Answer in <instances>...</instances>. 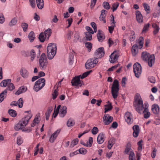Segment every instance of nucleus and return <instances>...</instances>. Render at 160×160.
Segmentation results:
<instances>
[{"label": "nucleus", "instance_id": "f257e3e1", "mask_svg": "<svg viewBox=\"0 0 160 160\" xmlns=\"http://www.w3.org/2000/svg\"><path fill=\"white\" fill-rule=\"evenodd\" d=\"M133 106L135 108L136 110L139 113H142L143 110L144 104L140 95L137 93L134 97Z\"/></svg>", "mask_w": 160, "mask_h": 160}, {"label": "nucleus", "instance_id": "f03ea898", "mask_svg": "<svg viewBox=\"0 0 160 160\" xmlns=\"http://www.w3.org/2000/svg\"><path fill=\"white\" fill-rule=\"evenodd\" d=\"M57 46L55 44L51 43L48 44L47 47V55L49 59H52L56 52Z\"/></svg>", "mask_w": 160, "mask_h": 160}, {"label": "nucleus", "instance_id": "7ed1b4c3", "mask_svg": "<svg viewBox=\"0 0 160 160\" xmlns=\"http://www.w3.org/2000/svg\"><path fill=\"white\" fill-rule=\"evenodd\" d=\"M119 90L118 81L116 79L114 81L111 88V93L114 99L118 97Z\"/></svg>", "mask_w": 160, "mask_h": 160}, {"label": "nucleus", "instance_id": "20e7f679", "mask_svg": "<svg viewBox=\"0 0 160 160\" xmlns=\"http://www.w3.org/2000/svg\"><path fill=\"white\" fill-rule=\"evenodd\" d=\"M48 65V62L45 53H42L39 59V66L42 70L46 69Z\"/></svg>", "mask_w": 160, "mask_h": 160}, {"label": "nucleus", "instance_id": "39448f33", "mask_svg": "<svg viewBox=\"0 0 160 160\" xmlns=\"http://www.w3.org/2000/svg\"><path fill=\"white\" fill-rule=\"evenodd\" d=\"M45 80L44 78H41L36 81L34 84L33 89L38 92L45 85Z\"/></svg>", "mask_w": 160, "mask_h": 160}, {"label": "nucleus", "instance_id": "423d86ee", "mask_svg": "<svg viewBox=\"0 0 160 160\" xmlns=\"http://www.w3.org/2000/svg\"><path fill=\"white\" fill-rule=\"evenodd\" d=\"M98 62V61L97 58H90L86 62L85 68L87 69H91L95 67Z\"/></svg>", "mask_w": 160, "mask_h": 160}, {"label": "nucleus", "instance_id": "0eeeda50", "mask_svg": "<svg viewBox=\"0 0 160 160\" xmlns=\"http://www.w3.org/2000/svg\"><path fill=\"white\" fill-rule=\"evenodd\" d=\"M133 69L135 76L138 78L142 72V67L140 64L138 62L135 63L133 65Z\"/></svg>", "mask_w": 160, "mask_h": 160}, {"label": "nucleus", "instance_id": "6e6552de", "mask_svg": "<svg viewBox=\"0 0 160 160\" xmlns=\"http://www.w3.org/2000/svg\"><path fill=\"white\" fill-rule=\"evenodd\" d=\"M81 75L75 77L72 80L71 83L72 86L81 87L83 84V82L80 80Z\"/></svg>", "mask_w": 160, "mask_h": 160}, {"label": "nucleus", "instance_id": "1a4fd4ad", "mask_svg": "<svg viewBox=\"0 0 160 160\" xmlns=\"http://www.w3.org/2000/svg\"><path fill=\"white\" fill-rule=\"evenodd\" d=\"M105 52L104 48L101 47L98 48L95 52L94 55L96 58H100L104 56Z\"/></svg>", "mask_w": 160, "mask_h": 160}, {"label": "nucleus", "instance_id": "9d476101", "mask_svg": "<svg viewBox=\"0 0 160 160\" xmlns=\"http://www.w3.org/2000/svg\"><path fill=\"white\" fill-rule=\"evenodd\" d=\"M148 105L147 103H144L143 110H142V112L144 114V117L145 118H148L150 115V113L148 111Z\"/></svg>", "mask_w": 160, "mask_h": 160}, {"label": "nucleus", "instance_id": "9b49d317", "mask_svg": "<svg viewBox=\"0 0 160 160\" xmlns=\"http://www.w3.org/2000/svg\"><path fill=\"white\" fill-rule=\"evenodd\" d=\"M113 118L108 114H105L103 117V122L105 125H108L111 123L113 120Z\"/></svg>", "mask_w": 160, "mask_h": 160}, {"label": "nucleus", "instance_id": "f8f14e48", "mask_svg": "<svg viewBox=\"0 0 160 160\" xmlns=\"http://www.w3.org/2000/svg\"><path fill=\"white\" fill-rule=\"evenodd\" d=\"M124 118L126 121L129 124L132 123L133 121L132 116L131 113L127 112L125 113Z\"/></svg>", "mask_w": 160, "mask_h": 160}, {"label": "nucleus", "instance_id": "ddd939ff", "mask_svg": "<svg viewBox=\"0 0 160 160\" xmlns=\"http://www.w3.org/2000/svg\"><path fill=\"white\" fill-rule=\"evenodd\" d=\"M32 117L31 115L28 114L26 115L24 117L22 118L19 122L23 125L24 127L28 124L29 121Z\"/></svg>", "mask_w": 160, "mask_h": 160}, {"label": "nucleus", "instance_id": "4468645a", "mask_svg": "<svg viewBox=\"0 0 160 160\" xmlns=\"http://www.w3.org/2000/svg\"><path fill=\"white\" fill-rule=\"evenodd\" d=\"M118 57L119 56L116 52H114L110 56L109 61L111 63H114L117 60Z\"/></svg>", "mask_w": 160, "mask_h": 160}, {"label": "nucleus", "instance_id": "2eb2a0df", "mask_svg": "<svg viewBox=\"0 0 160 160\" xmlns=\"http://www.w3.org/2000/svg\"><path fill=\"white\" fill-rule=\"evenodd\" d=\"M155 57L154 54H152L148 58L147 61L145 62L148 63V65L151 67L155 62Z\"/></svg>", "mask_w": 160, "mask_h": 160}, {"label": "nucleus", "instance_id": "dca6fc26", "mask_svg": "<svg viewBox=\"0 0 160 160\" xmlns=\"http://www.w3.org/2000/svg\"><path fill=\"white\" fill-rule=\"evenodd\" d=\"M61 129H59L55 131L54 132L51 136L50 139H49V142H53L56 138L58 135Z\"/></svg>", "mask_w": 160, "mask_h": 160}, {"label": "nucleus", "instance_id": "f3484780", "mask_svg": "<svg viewBox=\"0 0 160 160\" xmlns=\"http://www.w3.org/2000/svg\"><path fill=\"white\" fill-rule=\"evenodd\" d=\"M97 37L98 41L101 42L105 39V36L103 32L101 30H98V31Z\"/></svg>", "mask_w": 160, "mask_h": 160}, {"label": "nucleus", "instance_id": "a211bd4d", "mask_svg": "<svg viewBox=\"0 0 160 160\" xmlns=\"http://www.w3.org/2000/svg\"><path fill=\"white\" fill-rule=\"evenodd\" d=\"M135 14L137 22L139 23H142L143 22V17L140 12L139 11H137Z\"/></svg>", "mask_w": 160, "mask_h": 160}, {"label": "nucleus", "instance_id": "6ab92c4d", "mask_svg": "<svg viewBox=\"0 0 160 160\" xmlns=\"http://www.w3.org/2000/svg\"><path fill=\"white\" fill-rule=\"evenodd\" d=\"M132 129L133 130V135L134 137H137L139 134L140 129L138 125H134Z\"/></svg>", "mask_w": 160, "mask_h": 160}, {"label": "nucleus", "instance_id": "aec40b11", "mask_svg": "<svg viewBox=\"0 0 160 160\" xmlns=\"http://www.w3.org/2000/svg\"><path fill=\"white\" fill-rule=\"evenodd\" d=\"M105 135L104 134L102 133H99L97 138V142L99 144L102 143L105 140Z\"/></svg>", "mask_w": 160, "mask_h": 160}, {"label": "nucleus", "instance_id": "412c9836", "mask_svg": "<svg viewBox=\"0 0 160 160\" xmlns=\"http://www.w3.org/2000/svg\"><path fill=\"white\" fill-rule=\"evenodd\" d=\"M20 74L24 78H27L29 76L28 71L25 68H22L20 70Z\"/></svg>", "mask_w": 160, "mask_h": 160}, {"label": "nucleus", "instance_id": "4be33fe9", "mask_svg": "<svg viewBox=\"0 0 160 160\" xmlns=\"http://www.w3.org/2000/svg\"><path fill=\"white\" fill-rule=\"evenodd\" d=\"M107 12L106 10L103 9L101 11V13L99 17L100 20L101 21H103L104 23L106 22V21L105 19V17H106V12Z\"/></svg>", "mask_w": 160, "mask_h": 160}, {"label": "nucleus", "instance_id": "5701e85b", "mask_svg": "<svg viewBox=\"0 0 160 160\" xmlns=\"http://www.w3.org/2000/svg\"><path fill=\"white\" fill-rule=\"evenodd\" d=\"M152 110L154 114H158L159 112V106L157 104L153 105L152 106Z\"/></svg>", "mask_w": 160, "mask_h": 160}, {"label": "nucleus", "instance_id": "b1692460", "mask_svg": "<svg viewBox=\"0 0 160 160\" xmlns=\"http://www.w3.org/2000/svg\"><path fill=\"white\" fill-rule=\"evenodd\" d=\"M40 116L39 114L36 116L33 122L31 124V126L32 127H34L36 124H38L40 122L39 118Z\"/></svg>", "mask_w": 160, "mask_h": 160}, {"label": "nucleus", "instance_id": "393cba45", "mask_svg": "<svg viewBox=\"0 0 160 160\" xmlns=\"http://www.w3.org/2000/svg\"><path fill=\"white\" fill-rule=\"evenodd\" d=\"M151 55L150 54L147 52H143L141 54V58L145 62L147 61L148 58Z\"/></svg>", "mask_w": 160, "mask_h": 160}, {"label": "nucleus", "instance_id": "a878e982", "mask_svg": "<svg viewBox=\"0 0 160 160\" xmlns=\"http://www.w3.org/2000/svg\"><path fill=\"white\" fill-rule=\"evenodd\" d=\"M93 142V138L90 137L89 138V144H86L82 140H81L80 143L81 144H82L84 146H86L88 147H90L92 146Z\"/></svg>", "mask_w": 160, "mask_h": 160}, {"label": "nucleus", "instance_id": "bb28decb", "mask_svg": "<svg viewBox=\"0 0 160 160\" xmlns=\"http://www.w3.org/2000/svg\"><path fill=\"white\" fill-rule=\"evenodd\" d=\"M67 107L65 106H63L60 110V117L63 118L64 117L67 113Z\"/></svg>", "mask_w": 160, "mask_h": 160}, {"label": "nucleus", "instance_id": "cd10ccee", "mask_svg": "<svg viewBox=\"0 0 160 160\" xmlns=\"http://www.w3.org/2000/svg\"><path fill=\"white\" fill-rule=\"evenodd\" d=\"M11 80L10 79L4 80L0 83V86L1 87H6L8 85V84L11 82Z\"/></svg>", "mask_w": 160, "mask_h": 160}, {"label": "nucleus", "instance_id": "c85d7f7f", "mask_svg": "<svg viewBox=\"0 0 160 160\" xmlns=\"http://www.w3.org/2000/svg\"><path fill=\"white\" fill-rule=\"evenodd\" d=\"M36 2L37 7L40 9L43 8L44 2L43 0H36Z\"/></svg>", "mask_w": 160, "mask_h": 160}, {"label": "nucleus", "instance_id": "c756f323", "mask_svg": "<svg viewBox=\"0 0 160 160\" xmlns=\"http://www.w3.org/2000/svg\"><path fill=\"white\" fill-rule=\"evenodd\" d=\"M27 88L25 87L24 86H22L19 88L18 90L16 92L15 94L16 95H19L20 94L25 92L27 90Z\"/></svg>", "mask_w": 160, "mask_h": 160}, {"label": "nucleus", "instance_id": "7c9ffc66", "mask_svg": "<svg viewBox=\"0 0 160 160\" xmlns=\"http://www.w3.org/2000/svg\"><path fill=\"white\" fill-rule=\"evenodd\" d=\"M138 47L137 44L133 45L132 47V55L135 56L138 53Z\"/></svg>", "mask_w": 160, "mask_h": 160}, {"label": "nucleus", "instance_id": "2f4dec72", "mask_svg": "<svg viewBox=\"0 0 160 160\" xmlns=\"http://www.w3.org/2000/svg\"><path fill=\"white\" fill-rule=\"evenodd\" d=\"M130 35L129 37V40L131 42L133 41L136 38V36L133 30H131L130 31Z\"/></svg>", "mask_w": 160, "mask_h": 160}, {"label": "nucleus", "instance_id": "473e14b6", "mask_svg": "<svg viewBox=\"0 0 160 160\" xmlns=\"http://www.w3.org/2000/svg\"><path fill=\"white\" fill-rule=\"evenodd\" d=\"M115 143V139L114 138H111L108 142V148L110 149L112 146Z\"/></svg>", "mask_w": 160, "mask_h": 160}, {"label": "nucleus", "instance_id": "72a5a7b5", "mask_svg": "<svg viewBox=\"0 0 160 160\" xmlns=\"http://www.w3.org/2000/svg\"><path fill=\"white\" fill-rule=\"evenodd\" d=\"M24 127L23 125L19 122L17 124H16L14 127V129L16 131H18L20 129H22Z\"/></svg>", "mask_w": 160, "mask_h": 160}, {"label": "nucleus", "instance_id": "f704fd0d", "mask_svg": "<svg viewBox=\"0 0 160 160\" xmlns=\"http://www.w3.org/2000/svg\"><path fill=\"white\" fill-rule=\"evenodd\" d=\"M152 27L154 28L153 33L154 35H155L158 32L159 30V27L155 23L152 24Z\"/></svg>", "mask_w": 160, "mask_h": 160}, {"label": "nucleus", "instance_id": "c9c22d12", "mask_svg": "<svg viewBox=\"0 0 160 160\" xmlns=\"http://www.w3.org/2000/svg\"><path fill=\"white\" fill-rule=\"evenodd\" d=\"M35 34L33 32H31L29 34L28 37L29 39L30 42H32L35 38Z\"/></svg>", "mask_w": 160, "mask_h": 160}, {"label": "nucleus", "instance_id": "e433bc0d", "mask_svg": "<svg viewBox=\"0 0 160 160\" xmlns=\"http://www.w3.org/2000/svg\"><path fill=\"white\" fill-rule=\"evenodd\" d=\"M51 29L50 28H48V29L46 30L44 33H44L46 38H47L48 39L49 38L51 35Z\"/></svg>", "mask_w": 160, "mask_h": 160}, {"label": "nucleus", "instance_id": "4c0bfd02", "mask_svg": "<svg viewBox=\"0 0 160 160\" xmlns=\"http://www.w3.org/2000/svg\"><path fill=\"white\" fill-rule=\"evenodd\" d=\"M30 60L31 61H32L36 56V53L34 50L32 49L30 51Z\"/></svg>", "mask_w": 160, "mask_h": 160}, {"label": "nucleus", "instance_id": "58836bf2", "mask_svg": "<svg viewBox=\"0 0 160 160\" xmlns=\"http://www.w3.org/2000/svg\"><path fill=\"white\" fill-rule=\"evenodd\" d=\"M75 123L74 120L71 118H70L68 121L67 124L68 127H71L73 126Z\"/></svg>", "mask_w": 160, "mask_h": 160}, {"label": "nucleus", "instance_id": "ea45409f", "mask_svg": "<svg viewBox=\"0 0 160 160\" xmlns=\"http://www.w3.org/2000/svg\"><path fill=\"white\" fill-rule=\"evenodd\" d=\"M7 90H5L0 94V102H2L4 100V95L7 94Z\"/></svg>", "mask_w": 160, "mask_h": 160}, {"label": "nucleus", "instance_id": "a19ab883", "mask_svg": "<svg viewBox=\"0 0 160 160\" xmlns=\"http://www.w3.org/2000/svg\"><path fill=\"white\" fill-rule=\"evenodd\" d=\"M92 33L89 32H85V40L87 41H90L92 39Z\"/></svg>", "mask_w": 160, "mask_h": 160}, {"label": "nucleus", "instance_id": "79ce46f5", "mask_svg": "<svg viewBox=\"0 0 160 160\" xmlns=\"http://www.w3.org/2000/svg\"><path fill=\"white\" fill-rule=\"evenodd\" d=\"M8 112L11 116L13 117H15L17 115L16 111L13 109H9Z\"/></svg>", "mask_w": 160, "mask_h": 160}, {"label": "nucleus", "instance_id": "37998d69", "mask_svg": "<svg viewBox=\"0 0 160 160\" xmlns=\"http://www.w3.org/2000/svg\"><path fill=\"white\" fill-rule=\"evenodd\" d=\"M45 36L44 33L42 32L39 35L38 38L40 41L41 42H43L45 41V39L46 38Z\"/></svg>", "mask_w": 160, "mask_h": 160}, {"label": "nucleus", "instance_id": "c03bdc74", "mask_svg": "<svg viewBox=\"0 0 160 160\" xmlns=\"http://www.w3.org/2000/svg\"><path fill=\"white\" fill-rule=\"evenodd\" d=\"M105 111L104 112L106 113L109 110H111L112 108V107L111 105V104L110 103V104H106L105 105Z\"/></svg>", "mask_w": 160, "mask_h": 160}, {"label": "nucleus", "instance_id": "a18cd8bd", "mask_svg": "<svg viewBox=\"0 0 160 160\" xmlns=\"http://www.w3.org/2000/svg\"><path fill=\"white\" fill-rule=\"evenodd\" d=\"M8 86L7 88L5 90L12 91L15 88L14 86L12 83L11 82L8 84Z\"/></svg>", "mask_w": 160, "mask_h": 160}, {"label": "nucleus", "instance_id": "49530a36", "mask_svg": "<svg viewBox=\"0 0 160 160\" xmlns=\"http://www.w3.org/2000/svg\"><path fill=\"white\" fill-rule=\"evenodd\" d=\"M129 160H136L135 154L132 151L130 152L129 156Z\"/></svg>", "mask_w": 160, "mask_h": 160}, {"label": "nucleus", "instance_id": "de8ad7c7", "mask_svg": "<svg viewBox=\"0 0 160 160\" xmlns=\"http://www.w3.org/2000/svg\"><path fill=\"white\" fill-rule=\"evenodd\" d=\"M78 142V139L76 138L73 139L71 142L70 145V147L71 148L73 147L75 145H76Z\"/></svg>", "mask_w": 160, "mask_h": 160}, {"label": "nucleus", "instance_id": "09e8293b", "mask_svg": "<svg viewBox=\"0 0 160 160\" xmlns=\"http://www.w3.org/2000/svg\"><path fill=\"white\" fill-rule=\"evenodd\" d=\"M143 6L145 11L147 12V13H148L150 11V8L148 5L147 3H144L143 4Z\"/></svg>", "mask_w": 160, "mask_h": 160}, {"label": "nucleus", "instance_id": "8fccbe9b", "mask_svg": "<svg viewBox=\"0 0 160 160\" xmlns=\"http://www.w3.org/2000/svg\"><path fill=\"white\" fill-rule=\"evenodd\" d=\"M17 22V20L16 18H14L12 19L9 23V25L10 26H12L15 25Z\"/></svg>", "mask_w": 160, "mask_h": 160}, {"label": "nucleus", "instance_id": "3c124183", "mask_svg": "<svg viewBox=\"0 0 160 160\" xmlns=\"http://www.w3.org/2000/svg\"><path fill=\"white\" fill-rule=\"evenodd\" d=\"M92 70H89L84 72L82 75H81L80 78L82 79L87 76L91 72Z\"/></svg>", "mask_w": 160, "mask_h": 160}, {"label": "nucleus", "instance_id": "603ef678", "mask_svg": "<svg viewBox=\"0 0 160 160\" xmlns=\"http://www.w3.org/2000/svg\"><path fill=\"white\" fill-rule=\"evenodd\" d=\"M131 149V144L129 142L127 144L125 150V153L127 154H128L129 152H131L130 151Z\"/></svg>", "mask_w": 160, "mask_h": 160}, {"label": "nucleus", "instance_id": "864d4df0", "mask_svg": "<svg viewBox=\"0 0 160 160\" xmlns=\"http://www.w3.org/2000/svg\"><path fill=\"white\" fill-rule=\"evenodd\" d=\"M85 46L88 48V51L90 52L92 46V43L90 42H87L85 43Z\"/></svg>", "mask_w": 160, "mask_h": 160}, {"label": "nucleus", "instance_id": "5fc2aeb1", "mask_svg": "<svg viewBox=\"0 0 160 160\" xmlns=\"http://www.w3.org/2000/svg\"><path fill=\"white\" fill-rule=\"evenodd\" d=\"M21 26L23 29V31L26 32L28 27V24L25 22H23L21 24Z\"/></svg>", "mask_w": 160, "mask_h": 160}, {"label": "nucleus", "instance_id": "6e6d98bb", "mask_svg": "<svg viewBox=\"0 0 160 160\" xmlns=\"http://www.w3.org/2000/svg\"><path fill=\"white\" fill-rule=\"evenodd\" d=\"M17 105H18V107L20 108H21L23 106V101L22 99V98H20L18 101Z\"/></svg>", "mask_w": 160, "mask_h": 160}, {"label": "nucleus", "instance_id": "4d7b16f0", "mask_svg": "<svg viewBox=\"0 0 160 160\" xmlns=\"http://www.w3.org/2000/svg\"><path fill=\"white\" fill-rule=\"evenodd\" d=\"M58 95V90L55 89L54 90V92L52 94V99L54 100L57 97Z\"/></svg>", "mask_w": 160, "mask_h": 160}, {"label": "nucleus", "instance_id": "13d9d810", "mask_svg": "<svg viewBox=\"0 0 160 160\" xmlns=\"http://www.w3.org/2000/svg\"><path fill=\"white\" fill-rule=\"evenodd\" d=\"M150 24L149 23H148L147 24H146L144 25V27L143 28V29L142 30V32H146L148 31L149 27Z\"/></svg>", "mask_w": 160, "mask_h": 160}, {"label": "nucleus", "instance_id": "bf43d9fd", "mask_svg": "<svg viewBox=\"0 0 160 160\" xmlns=\"http://www.w3.org/2000/svg\"><path fill=\"white\" fill-rule=\"evenodd\" d=\"M103 5L104 8L108 10L110 8V6L109 5V3L107 2H103Z\"/></svg>", "mask_w": 160, "mask_h": 160}, {"label": "nucleus", "instance_id": "052dcab7", "mask_svg": "<svg viewBox=\"0 0 160 160\" xmlns=\"http://www.w3.org/2000/svg\"><path fill=\"white\" fill-rule=\"evenodd\" d=\"M119 4L118 3H114L113 4L111 8L112 9L113 12L116 10L119 6Z\"/></svg>", "mask_w": 160, "mask_h": 160}, {"label": "nucleus", "instance_id": "680f3d73", "mask_svg": "<svg viewBox=\"0 0 160 160\" xmlns=\"http://www.w3.org/2000/svg\"><path fill=\"white\" fill-rule=\"evenodd\" d=\"M74 56L73 54L71 53L70 54L69 58V62L70 64H72L73 62Z\"/></svg>", "mask_w": 160, "mask_h": 160}, {"label": "nucleus", "instance_id": "e2e57ef3", "mask_svg": "<svg viewBox=\"0 0 160 160\" xmlns=\"http://www.w3.org/2000/svg\"><path fill=\"white\" fill-rule=\"evenodd\" d=\"M148 80L152 83H154L156 82V79L153 76H150L148 78Z\"/></svg>", "mask_w": 160, "mask_h": 160}, {"label": "nucleus", "instance_id": "0e129e2a", "mask_svg": "<svg viewBox=\"0 0 160 160\" xmlns=\"http://www.w3.org/2000/svg\"><path fill=\"white\" fill-rule=\"evenodd\" d=\"M98 128L97 127H94L92 130V132L93 135H96L98 132Z\"/></svg>", "mask_w": 160, "mask_h": 160}, {"label": "nucleus", "instance_id": "69168bd1", "mask_svg": "<svg viewBox=\"0 0 160 160\" xmlns=\"http://www.w3.org/2000/svg\"><path fill=\"white\" fill-rule=\"evenodd\" d=\"M79 152L82 154H85L87 152V150L84 148H81L79 150Z\"/></svg>", "mask_w": 160, "mask_h": 160}, {"label": "nucleus", "instance_id": "338daca9", "mask_svg": "<svg viewBox=\"0 0 160 160\" xmlns=\"http://www.w3.org/2000/svg\"><path fill=\"white\" fill-rule=\"evenodd\" d=\"M91 25L94 29V32H96L97 28L96 24L94 22H92L91 23Z\"/></svg>", "mask_w": 160, "mask_h": 160}, {"label": "nucleus", "instance_id": "774afa93", "mask_svg": "<svg viewBox=\"0 0 160 160\" xmlns=\"http://www.w3.org/2000/svg\"><path fill=\"white\" fill-rule=\"evenodd\" d=\"M23 142L21 137H18L17 138V143L18 145H20Z\"/></svg>", "mask_w": 160, "mask_h": 160}]
</instances>
